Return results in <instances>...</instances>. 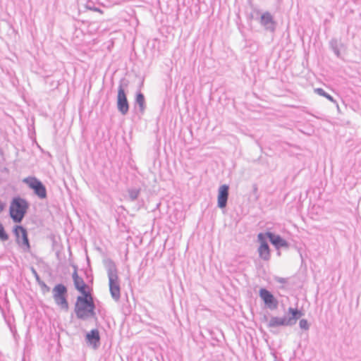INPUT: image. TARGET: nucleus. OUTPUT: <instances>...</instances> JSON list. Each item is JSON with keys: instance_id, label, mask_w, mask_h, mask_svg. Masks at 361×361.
<instances>
[{"instance_id": "nucleus-1", "label": "nucleus", "mask_w": 361, "mask_h": 361, "mask_svg": "<svg viewBox=\"0 0 361 361\" xmlns=\"http://www.w3.org/2000/svg\"><path fill=\"white\" fill-rule=\"evenodd\" d=\"M95 304L90 293L77 297L75 304V313L78 319L85 321L89 318H96Z\"/></svg>"}, {"instance_id": "nucleus-2", "label": "nucleus", "mask_w": 361, "mask_h": 361, "mask_svg": "<svg viewBox=\"0 0 361 361\" xmlns=\"http://www.w3.org/2000/svg\"><path fill=\"white\" fill-rule=\"evenodd\" d=\"M29 207L30 204L25 199L20 196L13 197L9 206L10 218L15 224H20L25 218Z\"/></svg>"}, {"instance_id": "nucleus-3", "label": "nucleus", "mask_w": 361, "mask_h": 361, "mask_svg": "<svg viewBox=\"0 0 361 361\" xmlns=\"http://www.w3.org/2000/svg\"><path fill=\"white\" fill-rule=\"evenodd\" d=\"M106 268L109 278L110 294L111 298L118 302L121 298V287L116 265L113 260L109 259L106 263Z\"/></svg>"}, {"instance_id": "nucleus-4", "label": "nucleus", "mask_w": 361, "mask_h": 361, "mask_svg": "<svg viewBox=\"0 0 361 361\" xmlns=\"http://www.w3.org/2000/svg\"><path fill=\"white\" fill-rule=\"evenodd\" d=\"M288 313L290 314L288 318L286 316L283 317H271L268 322L267 326L269 328H276L280 326H293L296 323L298 319L304 315L302 310L293 307H289Z\"/></svg>"}, {"instance_id": "nucleus-5", "label": "nucleus", "mask_w": 361, "mask_h": 361, "mask_svg": "<svg viewBox=\"0 0 361 361\" xmlns=\"http://www.w3.org/2000/svg\"><path fill=\"white\" fill-rule=\"evenodd\" d=\"M12 232L15 236V241L17 245L24 252H30L31 250V245L27 228L23 226L18 224L13 226Z\"/></svg>"}, {"instance_id": "nucleus-6", "label": "nucleus", "mask_w": 361, "mask_h": 361, "mask_svg": "<svg viewBox=\"0 0 361 361\" xmlns=\"http://www.w3.org/2000/svg\"><path fill=\"white\" fill-rule=\"evenodd\" d=\"M52 293L55 303L61 309L67 310L68 309L67 287L63 283H58L54 287Z\"/></svg>"}, {"instance_id": "nucleus-7", "label": "nucleus", "mask_w": 361, "mask_h": 361, "mask_svg": "<svg viewBox=\"0 0 361 361\" xmlns=\"http://www.w3.org/2000/svg\"><path fill=\"white\" fill-rule=\"evenodd\" d=\"M28 187L32 189L34 194L41 200L46 199L47 197V191L45 185L41 180L36 177L29 176L23 180Z\"/></svg>"}, {"instance_id": "nucleus-8", "label": "nucleus", "mask_w": 361, "mask_h": 361, "mask_svg": "<svg viewBox=\"0 0 361 361\" xmlns=\"http://www.w3.org/2000/svg\"><path fill=\"white\" fill-rule=\"evenodd\" d=\"M117 109L122 115H126L129 111V103L126 91L121 84L118 88Z\"/></svg>"}, {"instance_id": "nucleus-9", "label": "nucleus", "mask_w": 361, "mask_h": 361, "mask_svg": "<svg viewBox=\"0 0 361 361\" xmlns=\"http://www.w3.org/2000/svg\"><path fill=\"white\" fill-rule=\"evenodd\" d=\"M259 297L269 309L271 310L277 309L279 301L269 290L262 288L259 290Z\"/></svg>"}, {"instance_id": "nucleus-10", "label": "nucleus", "mask_w": 361, "mask_h": 361, "mask_svg": "<svg viewBox=\"0 0 361 361\" xmlns=\"http://www.w3.org/2000/svg\"><path fill=\"white\" fill-rule=\"evenodd\" d=\"M257 238L260 243L257 250L259 257L264 261H269L271 258V250L265 236L263 233H260L258 234Z\"/></svg>"}, {"instance_id": "nucleus-11", "label": "nucleus", "mask_w": 361, "mask_h": 361, "mask_svg": "<svg viewBox=\"0 0 361 361\" xmlns=\"http://www.w3.org/2000/svg\"><path fill=\"white\" fill-rule=\"evenodd\" d=\"M229 196V186L228 185H221L218 190L217 206L220 209H224L227 206Z\"/></svg>"}, {"instance_id": "nucleus-12", "label": "nucleus", "mask_w": 361, "mask_h": 361, "mask_svg": "<svg viewBox=\"0 0 361 361\" xmlns=\"http://www.w3.org/2000/svg\"><path fill=\"white\" fill-rule=\"evenodd\" d=\"M265 235L276 249L279 250L281 247H288V243L281 235L270 231H267Z\"/></svg>"}, {"instance_id": "nucleus-13", "label": "nucleus", "mask_w": 361, "mask_h": 361, "mask_svg": "<svg viewBox=\"0 0 361 361\" xmlns=\"http://www.w3.org/2000/svg\"><path fill=\"white\" fill-rule=\"evenodd\" d=\"M86 342L94 348H97L100 343V335L97 329H92L86 334Z\"/></svg>"}, {"instance_id": "nucleus-14", "label": "nucleus", "mask_w": 361, "mask_h": 361, "mask_svg": "<svg viewBox=\"0 0 361 361\" xmlns=\"http://www.w3.org/2000/svg\"><path fill=\"white\" fill-rule=\"evenodd\" d=\"M331 49L334 51V54L339 59H342L341 51L345 50V47L343 43L338 41L336 38H333L329 42Z\"/></svg>"}, {"instance_id": "nucleus-15", "label": "nucleus", "mask_w": 361, "mask_h": 361, "mask_svg": "<svg viewBox=\"0 0 361 361\" xmlns=\"http://www.w3.org/2000/svg\"><path fill=\"white\" fill-rule=\"evenodd\" d=\"M74 286L77 290H78L81 294L90 293L87 290V285L85 283L82 278H80L78 280H76L73 282Z\"/></svg>"}, {"instance_id": "nucleus-16", "label": "nucleus", "mask_w": 361, "mask_h": 361, "mask_svg": "<svg viewBox=\"0 0 361 361\" xmlns=\"http://www.w3.org/2000/svg\"><path fill=\"white\" fill-rule=\"evenodd\" d=\"M135 104L139 106L140 111L143 113L146 108V104L145 96L141 92L136 93Z\"/></svg>"}, {"instance_id": "nucleus-17", "label": "nucleus", "mask_w": 361, "mask_h": 361, "mask_svg": "<svg viewBox=\"0 0 361 361\" xmlns=\"http://www.w3.org/2000/svg\"><path fill=\"white\" fill-rule=\"evenodd\" d=\"M97 28V24H80V27L82 32H86L90 35H94Z\"/></svg>"}, {"instance_id": "nucleus-18", "label": "nucleus", "mask_w": 361, "mask_h": 361, "mask_svg": "<svg viewBox=\"0 0 361 361\" xmlns=\"http://www.w3.org/2000/svg\"><path fill=\"white\" fill-rule=\"evenodd\" d=\"M140 193V189L133 188H129L128 190V198L132 202H133L137 199Z\"/></svg>"}, {"instance_id": "nucleus-19", "label": "nucleus", "mask_w": 361, "mask_h": 361, "mask_svg": "<svg viewBox=\"0 0 361 361\" xmlns=\"http://www.w3.org/2000/svg\"><path fill=\"white\" fill-rule=\"evenodd\" d=\"M314 92H316L317 94L320 95V96H322L325 98H326L328 100L332 102H336V101L334 99L333 97L331 95H330L329 93H327L326 92L324 91V89L322 88H316L314 89Z\"/></svg>"}, {"instance_id": "nucleus-20", "label": "nucleus", "mask_w": 361, "mask_h": 361, "mask_svg": "<svg viewBox=\"0 0 361 361\" xmlns=\"http://www.w3.org/2000/svg\"><path fill=\"white\" fill-rule=\"evenodd\" d=\"M9 238L8 234L5 231V228L2 224L0 223V240L1 241H6Z\"/></svg>"}, {"instance_id": "nucleus-21", "label": "nucleus", "mask_w": 361, "mask_h": 361, "mask_svg": "<svg viewBox=\"0 0 361 361\" xmlns=\"http://www.w3.org/2000/svg\"><path fill=\"white\" fill-rule=\"evenodd\" d=\"M299 326L301 329H303L305 331H307L310 329V324H309L307 320L305 319H302L300 320Z\"/></svg>"}, {"instance_id": "nucleus-22", "label": "nucleus", "mask_w": 361, "mask_h": 361, "mask_svg": "<svg viewBox=\"0 0 361 361\" xmlns=\"http://www.w3.org/2000/svg\"><path fill=\"white\" fill-rule=\"evenodd\" d=\"M37 283L40 286L41 290L44 294L50 291V287L48 286L43 281L41 280Z\"/></svg>"}, {"instance_id": "nucleus-23", "label": "nucleus", "mask_w": 361, "mask_h": 361, "mask_svg": "<svg viewBox=\"0 0 361 361\" xmlns=\"http://www.w3.org/2000/svg\"><path fill=\"white\" fill-rule=\"evenodd\" d=\"M261 20L262 23H270L272 21V17L269 13H267L262 16Z\"/></svg>"}, {"instance_id": "nucleus-24", "label": "nucleus", "mask_w": 361, "mask_h": 361, "mask_svg": "<svg viewBox=\"0 0 361 361\" xmlns=\"http://www.w3.org/2000/svg\"><path fill=\"white\" fill-rule=\"evenodd\" d=\"M6 322L7 323L11 331L13 333V336H15V334L16 333V329L15 326L12 325L11 324V318H5Z\"/></svg>"}, {"instance_id": "nucleus-25", "label": "nucleus", "mask_w": 361, "mask_h": 361, "mask_svg": "<svg viewBox=\"0 0 361 361\" xmlns=\"http://www.w3.org/2000/svg\"><path fill=\"white\" fill-rule=\"evenodd\" d=\"M31 271L33 274V276H35V279H36V281L37 283L41 281V279L37 273V271L35 270V269H34L33 267H32L31 269Z\"/></svg>"}, {"instance_id": "nucleus-26", "label": "nucleus", "mask_w": 361, "mask_h": 361, "mask_svg": "<svg viewBox=\"0 0 361 361\" xmlns=\"http://www.w3.org/2000/svg\"><path fill=\"white\" fill-rule=\"evenodd\" d=\"M74 267V271L72 274V278H73V282L76 280H78L80 277L78 276V271H77V267L76 266H73Z\"/></svg>"}, {"instance_id": "nucleus-27", "label": "nucleus", "mask_w": 361, "mask_h": 361, "mask_svg": "<svg viewBox=\"0 0 361 361\" xmlns=\"http://www.w3.org/2000/svg\"><path fill=\"white\" fill-rule=\"evenodd\" d=\"M274 24H271V26L267 27V29H270L271 31L274 30Z\"/></svg>"}, {"instance_id": "nucleus-28", "label": "nucleus", "mask_w": 361, "mask_h": 361, "mask_svg": "<svg viewBox=\"0 0 361 361\" xmlns=\"http://www.w3.org/2000/svg\"><path fill=\"white\" fill-rule=\"evenodd\" d=\"M253 191H254L255 192H256L257 191V185H253Z\"/></svg>"}, {"instance_id": "nucleus-29", "label": "nucleus", "mask_w": 361, "mask_h": 361, "mask_svg": "<svg viewBox=\"0 0 361 361\" xmlns=\"http://www.w3.org/2000/svg\"><path fill=\"white\" fill-rule=\"evenodd\" d=\"M284 281H285V279H283V278H281V279H279L278 280V281H279V282H283Z\"/></svg>"}, {"instance_id": "nucleus-30", "label": "nucleus", "mask_w": 361, "mask_h": 361, "mask_svg": "<svg viewBox=\"0 0 361 361\" xmlns=\"http://www.w3.org/2000/svg\"><path fill=\"white\" fill-rule=\"evenodd\" d=\"M241 24H238V30L242 32Z\"/></svg>"}]
</instances>
